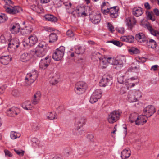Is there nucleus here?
Returning a JSON list of instances; mask_svg holds the SVG:
<instances>
[{
	"label": "nucleus",
	"mask_w": 159,
	"mask_h": 159,
	"mask_svg": "<svg viewBox=\"0 0 159 159\" xmlns=\"http://www.w3.org/2000/svg\"><path fill=\"white\" fill-rule=\"evenodd\" d=\"M4 0L6 4L3 7L7 13L14 15L19 13L20 11H22V9L18 6L10 7V5L12 3V2L11 0Z\"/></svg>",
	"instance_id": "nucleus-1"
},
{
	"label": "nucleus",
	"mask_w": 159,
	"mask_h": 159,
	"mask_svg": "<svg viewBox=\"0 0 159 159\" xmlns=\"http://www.w3.org/2000/svg\"><path fill=\"white\" fill-rule=\"evenodd\" d=\"M46 47L47 44L45 42H40L35 49V55L39 57H43L45 55Z\"/></svg>",
	"instance_id": "nucleus-2"
},
{
	"label": "nucleus",
	"mask_w": 159,
	"mask_h": 159,
	"mask_svg": "<svg viewBox=\"0 0 159 159\" xmlns=\"http://www.w3.org/2000/svg\"><path fill=\"white\" fill-rule=\"evenodd\" d=\"M122 113V111L120 110H115L111 112L107 118L109 123L113 124L117 121L120 119Z\"/></svg>",
	"instance_id": "nucleus-3"
},
{
	"label": "nucleus",
	"mask_w": 159,
	"mask_h": 159,
	"mask_svg": "<svg viewBox=\"0 0 159 159\" xmlns=\"http://www.w3.org/2000/svg\"><path fill=\"white\" fill-rule=\"evenodd\" d=\"M87 87V84L83 81L77 82L75 84V93L79 95L84 93Z\"/></svg>",
	"instance_id": "nucleus-4"
},
{
	"label": "nucleus",
	"mask_w": 159,
	"mask_h": 159,
	"mask_svg": "<svg viewBox=\"0 0 159 159\" xmlns=\"http://www.w3.org/2000/svg\"><path fill=\"white\" fill-rule=\"evenodd\" d=\"M65 51V48L61 46L56 49L53 53L52 57L55 61H60L63 57Z\"/></svg>",
	"instance_id": "nucleus-5"
},
{
	"label": "nucleus",
	"mask_w": 159,
	"mask_h": 159,
	"mask_svg": "<svg viewBox=\"0 0 159 159\" xmlns=\"http://www.w3.org/2000/svg\"><path fill=\"white\" fill-rule=\"evenodd\" d=\"M112 77L108 74L104 75L99 82L101 86L105 87L107 85H110L112 84Z\"/></svg>",
	"instance_id": "nucleus-6"
},
{
	"label": "nucleus",
	"mask_w": 159,
	"mask_h": 159,
	"mask_svg": "<svg viewBox=\"0 0 159 159\" xmlns=\"http://www.w3.org/2000/svg\"><path fill=\"white\" fill-rule=\"evenodd\" d=\"M89 18L91 21L94 24L99 23L101 19L100 14L94 11L92 12L89 15Z\"/></svg>",
	"instance_id": "nucleus-7"
},
{
	"label": "nucleus",
	"mask_w": 159,
	"mask_h": 159,
	"mask_svg": "<svg viewBox=\"0 0 159 159\" xmlns=\"http://www.w3.org/2000/svg\"><path fill=\"white\" fill-rule=\"evenodd\" d=\"M19 45V41L17 39H12L8 43V50L12 51L17 48Z\"/></svg>",
	"instance_id": "nucleus-8"
},
{
	"label": "nucleus",
	"mask_w": 159,
	"mask_h": 159,
	"mask_svg": "<svg viewBox=\"0 0 159 159\" xmlns=\"http://www.w3.org/2000/svg\"><path fill=\"white\" fill-rule=\"evenodd\" d=\"M126 61V60L125 57L121 56L117 60H116L114 59L112 64L116 66V67H115L116 69L117 68H120L123 67V64L125 63Z\"/></svg>",
	"instance_id": "nucleus-9"
},
{
	"label": "nucleus",
	"mask_w": 159,
	"mask_h": 159,
	"mask_svg": "<svg viewBox=\"0 0 159 159\" xmlns=\"http://www.w3.org/2000/svg\"><path fill=\"white\" fill-rule=\"evenodd\" d=\"M143 111L146 116L149 117L155 112V108L153 106L149 105L144 109Z\"/></svg>",
	"instance_id": "nucleus-10"
},
{
	"label": "nucleus",
	"mask_w": 159,
	"mask_h": 159,
	"mask_svg": "<svg viewBox=\"0 0 159 159\" xmlns=\"http://www.w3.org/2000/svg\"><path fill=\"white\" fill-rule=\"evenodd\" d=\"M116 7H113L110 8L109 9L107 8L106 10H104V13L109 12L110 16L113 18H116L118 16V9L116 8Z\"/></svg>",
	"instance_id": "nucleus-11"
},
{
	"label": "nucleus",
	"mask_w": 159,
	"mask_h": 159,
	"mask_svg": "<svg viewBox=\"0 0 159 159\" xmlns=\"http://www.w3.org/2000/svg\"><path fill=\"white\" fill-rule=\"evenodd\" d=\"M49 58V56H47L44 58L42 59L39 64V67L42 70L45 69L50 63Z\"/></svg>",
	"instance_id": "nucleus-12"
},
{
	"label": "nucleus",
	"mask_w": 159,
	"mask_h": 159,
	"mask_svg": "<svg viewBox=\"0 0 159 159\" xmlns=\"http://www.w3.org/2000/svg\"><path fill=\"white\" fill-rule=\"evenodd\" d=\"M137 22L136 19L134 17H128L126 19L125 22L128 28L131 30L136 24Z\"/></svg>",
	"instance_id": "nucleus-13"
},
{
	"label": "nucleus",
	"mask_w": 159,
	"mask_h": 159,
	"mask_svg": "<svg viewBox=\"0 0 159 159\" xmlns=\"http://www.w3.org/2000/svg\"><path fill=\"white\" fill-rule=\"evenodd\" d=\"M20 25L18 23H14L11 25L10 30L12 34H16L20 32Z\"/></svg>",
	"instance_id": "nucleus-14"
},
{
	"label": "nucleus",
	"mask_w": 159,
	"mask_h": 159,
	"mask_svg": "<svg viewBox=\"0 0 159 159\" xmlns=\"http://www.w3.org/2000/svg\"><path fill=\"white\" fill-rule=\"evenodd\" d=\"M12 60V57L9 55H3L0 57V62L4 65H8Z\"/></svg>",
	"instance_id": "nucleus-15"
},
{
	"label": "nucleus",
	"mask_w": 159,
	"mask_h": 159,
	"mask_svg": "<svg viewBox=\"0 0 159 159\" xmlns=\"http://www.w3.org/2000/svg\"><path fill=\"white\" fill-rule=\"evenodd\" d=\"M148 117L145 115H140L138 116L137 120L136 121V125H143L147 122Z\"/></svg>",
	"instance_id": "nucleus-16"
},
{
	"label": "nucleus",
	"mask_w": 159,
	"mask_h": 159,
	"mask_svg": "<svg viewBox=\"0 0 159 159\" xmlns=\"http://www.w3.org/2000/svg\"><path fill=\"white\" fill-rule=\"evenodd\" d=\"M135 39L138 42L140 43L148 42L145 35L142 33H139L137 34L135 36Z\"/></svg>",
	"instance_id": "nucleus-17"
},
{
	"label": "nucleus",
	"mask_w": 159,
	"mask_h": 159,
	"mask_svg": "<svg viewBox=\"0 0 159 159\" xmlns=\"http://www.w3.org/2000/svg\"><path fill=\"white\" fill-rule=\"evenodd\" d=\"M19 109L17 107H13L7 111V115L10 116H14L18 114Z\"/></svg>",
	"instance_id": "nucleus-18"
},
{
	"label": "nucleus",
	"mask_w": 159,
	"mask_h": 159,
	"mask_svg": "<svg viewBox=\"0 0 159 159\" xmlns=\"http://www.w3.org/2000/svg\"><path fill=\"white\" fill-rule=\"evenodd\" d=\"M85 10L84 6H78L75 11L79 16L84 17L87 16V14L85 12Z\"/></svg>",
	"instance_id": "nucleus-19"
},
{
	"label": "nucleus",
	"mask_w": 159,
	"mask_h": 159,
	"mask_svg": "<svg viewBox=\"0 0 159 159\" xmlns=\"http://www.w3.org/2000/svg\"><path fill=\"white\" fill-rule=\"evenodd\" d=\"M37 41L38 39L35 35H31L28 38L26 43L28 45L32 46L34 45Z\"/></svg>",
	"instance_id": "nucleus-20"
},
{
	"label": "nucleus",
	"mask_w": 159,
	"mask_h": 159,
	"mask_svg": "<svg viewBox=\"0 0 159 159\" xmlns=\"http://www.w3.org/2000/svg\"><path fill=\"white\" fill-rule=\"evenodd\" d=\"M131 154V152L129 148L124 149L121 152V157L122 159H127Z\"/></svg>",
	"instance_id": "nucleus-21"
},
{
	"label": "nucleus",
	"mask_w": 159,
	"mask_h": 159,
	"mask_svg": "<svg viewBox=\"0 0 159 159\" xmlns=\"http://www.w3.org/2000/svg\"><path fill=\"white\" fill-rule=\"evenodd\" d=\"M113 60H114V59L111 57L107 58H103L100 62V64L102 65H103L102 66L103 68H105L107 66V62L112 64Z\"/></svg>",
	"instance_id": "nucleus-22"
},
{
	"label": "nucleus",
	"mask_w": 159,
	"mask_h": 159,
	"mask_svg": "<svg viewBox=\"0 0 159 159\" xmlns=\"http://www.w3.org/2000/svg\"><path fill=\"white\" fill-rule=\"evenodd\" d=\"M120 39L122 41L132 43L134 40V37L132 35L123 36L121 37Z\"/></svg>",
	"instance_id": "nucleus-23"
},
{
	"label": "nucleus",
	"mask_w": 159,
	"mask_h": 159,
	"mask_svg": "<svg viewBox=\"0 0 159 159\" xmlns=\"http://www.w3.org/2000/svg\"><path fill=\"white\" fill-rule=\"evenodd\" d=\"M143 13L142 8L139 7H134L133 9L132 14L136 17L141 16Z\"/></svg>",
	"instance_id": "nucleus-24"
},
{
	"label": "nucleus",
	"mask_w": 159,
	"mask_h": 159,
	"mask_svg": "<svg viewBox=\"0 0 159 159\" xmlns=\"http://www.w3.org/2000/svg\"><path fill=\"white\" fill-rule=\"evenodd\" d=\"M44 18L46 20L54 23L57 22L58 20L56 17L51 14H46Z\"/></svg>",
	"instance_id": "nucleus-25"
},
{
	"label": "nucleus",
	"mask_w": 159,
	"mask_h": 159,
	"mask_svg": "<svg viewBox=\"0 0 159 159\" xmlns=\"http://www.w3.org/2000/svg\"><path fill=\"white\" fill-rule=\"evenodd\" d=\"M85 122V120L84 117L81 118L77 120L75 124V126L77 130L84 125Z\"/></svg>",
	"instance_id": "nucleus-26"
},
{
	"label": "nucleus",
	"mask_w": 159,
	"mask_h": 159,
	"mask_svg": "<svg viewBox=\"0 0 159 159\" xmlns=\"http://www.w3.org/2000/svg\"><path fill=\"white\" fill-rule=\"evenodd\" d=\"M31 58L30 55L27 53L22 54L20 57V60L22 62H26L29 61Z\"/></svg>",
	"instance_id": "nucleus-27"
},
{
	"label": "nucleus",
	"mask_w": 159,
	"mask_h": 159,
	"mask_svg": "<svg viewBox=\"0 0 159 159\" xmlns=\"http://www.w3.org/2000/svg\"><path fill=\"white\" fill-rule=\"evenodd\" d=\"M22 107L25 110H30L32 109L33 106L30 102L26 101L22 103Z\"/></svg>",
	"instance_id": "nucleus-28"
},
{
	"label": "nucleus",
	"mask_w": 159,
	"mask_h": 159,
	"mask_svg": "<svg viewBox=\"0 0 159 159\" xmlns=\"http://www.w3.org/2000/svg\"><path fill=\"white\" fill-rule=\"evenodd\" d=\"M138 114L137 113L134 112L131 113L129 118V122L131 123H133L134 122H135L136 124V121L137 120V117H138Z\"/></svg>",
	"instance_id": "nucleus-29"
},
{
	"label": "nucleus",
	"mask_w": 159,
	"mask_h": 159,
	"mask_svg": "<svg viewBox=\"0 0 159 159\" xmlns=\"http://www.w3.org/2000/svg\"><path fill=\"white\" fill-rule=\"evenodd\" d=\"M133 93H132V92L131 90L129 91V92L128 96V101L130 102H135L137 101Z\"/></svg>",
	"instance_id": "nucleus-30"
},
{
	"label": "nucleus",
	"mask_w": 159,
	"mask_h": 159,
	"mask_svg": "<svg viewBox=\"0 0 159 159\" xmlns=\"http://www.w3.org/2000/svg\"><path fill=\"white\" fill-rule=\"evenodd\" d=\"M49 43H54L56 42L58 39V36L56 34L54 33H51L49 35Z\"/></svg>",
	"instance_id": "nucleus-31"
},
{
	"label": "nucleus",
	"mask_w": 159,
	"mask_h": 159,
	"mask_svg": "<svg viewBox=\"0 0 159 159\" xmlns=\"http://www.w3.org/2000/svg\"><path fill=\"white\" fill-rule=\"evenodd\" d=\"M46 117L47 119L50 120H53L57 118V116L54 112H49L48 113Z\"/></svg>",
	"instance_id": "nucleus-32"
},
{
	"label": "nucleus",
	"mask_w": 159,
	"mask_h": 159,
	"mask_svg": "<svg viewBox=\"0 0 159 159\" xmlns=\"http://www.w3.org/2000/svg\"><path fill=\"white\" fill-rule=\"evenodd\" d=\"M133 94L136 98V100L137 101L138 98H140L142 96V93L139 90H131Z\"/></svg>",
	"instance_id": "nucleus-33"
},
{
	"label": "nucleus",
	"mask_w": 159,
	"mask_h": 159,
	"mask_svg": "<svg viewBox=\"0 0 159 159\" xmlns=\"http://www.w3.org/2000/svg\"><path fill=\"white\" fill-rule=\"evenodd\" d=\"M38 73L36 70H33L31 73H28L27 74V79L28 78H30V76L33 77L35 79L38 77Z\"/></svg>",
	"instance_id": "nucleus-34"
},
{
	"label": "nucleus",
	"mask_w": 159,
	"mask_h": 159,
	"mask_svg": "<svg viewBox=\"0 0 159 159\" xmlns=\"http://www.w3.org/2000/svg\"><path fill=\"white\" fill-rule=\"evenodd\" d=\"M26 78L27 75L25 78V81L26 83L28 84H30L31 83H33L36 79L33 77L32 76H30V78L28 77V79H26Z\"/></svg>",
	"instance_id": "nucleus-35"
},
{
	"label": "nucleus",
	"mask_w": 159,
	"mask_h": 159,
	"mask_svg": "<svg viewBox=\"0 0 159 159\" xmlns=\"http://www.w3.org/2000/svg\"><path fill=\"white\" fill-rule=\"evenodd\" d=\"M136 79V78H135L134 77H132L130 78V79H128V81L127 82V84H128V88L129 87L131 88V87H133L134 86H135V84H137L138 83H130V81H131L135 80Z\"/></svg>",
	"instance_id": "nucleus-36"
},
{
	"label": "nucleus",
	"mask_w": 159,
	"mask_h": 159,
	"mask_svg": "<svg viewBox=\"0 0 159 159\" xmlns=\"http://www.w3.org/2000/svg\"><path fill=\"white\" fill-rule=\"evenodd\" d=\"M148 40L147 42L149 43V45H151V48H156L157 45L156 42L154 40L150 39H148Z\"/></svg>",
	"instance_id": "nucleus-37"
},
{
	"label": "nucleus",
	"mask_w": 159,
	"mask_h": 159,
	"mask_svg": "<svg viewBox=\"0 0 159 159\" xmlns=\"http://www.w3.org/2000/svg\"><path fill=\"white\" fill-rule=\"evenodd\" d=\"M94 95L96 98H97L98 99H99L102 96V92L100 89H97L93 92V93Z\"/></svg>",
	"instance_id": "nucleus-38"
},
{
	"label": "nucleus",
	"mask_w": 159,
	"mask_h": 159,
	"mask_svg": "<svg viewBox=\"0 0 159 159\" xmlns=\"http://www.w3.org/2000/svg\"><path fill=\"white\" fill-rule=\"evenodd\" d=\"M20 135L15 131H11V133L10 137L12 139H14L17 138H19Z\"/></svg>",
	"instance_id": "nucleus-39"
},
{
	"label": "nucleus",
	"mask_w": 159,
	"mask_h": 159,
	"mask_svg": "<svg viewBox=\"0 0 159 159\" xmlns=\"http://www.w3.org/2000/svg\"><path fill=\"white\" fill-rule=\"evenodd\" d=\"M75 53L77 54H80L83 53V51H82V47L81 46H77L75 47Z\"/></svg>",
	"instance_id": "nucleus-40"
},
{
	"label": "nucleus",
	"mask_w": 159,
	"mask_h": 159,
	"mask_svg": "<svg viewBox=\"0 0 159 159\" xmlns=\"http://www.w3.org/2000/svg\"><path fill=\"white\" fill-rule=\"evenodd\" d=\"M124 76H122L118 77L117 78L118 82L120 84H125V85H127L128 84H127V82H126V80L125 79H124Z\"/></svg>",
	"instance_id": "nucleus-41"
},
{
	"label": "nucleus",
	"mask_w": 159,
	"mask_h": 159,
	"mask_svg": "<svg viewBox=\"0 0 159 159\" xmlns=\"http://www.w3.org/2000/svg\"><path fill=\"white\" fill-rule=\"evenodd\" d=\"M8 19V17L5 14L1 13L0 14V23H3Z\"/></svg>",
	"instance_id": "nucleus-42"
},
{
	"label": "nucleus",
	"mask_w": 159,
	"mask_h": 159,
	"mask_svg": "<svg viewBox=\"0 0 159 159\" xmlns=\"http://www.w3.org/2000/svg\"><path fill=\"white\" fill-rule=\"evenodd\" d=\"M129 51V52H131L133 54H137L140 52V51L138 49L134 47L131 48Z\"/></svg>",
	"instance_id": "nucleus-43"
},
{
	"label": "nucleus",
	"mask_w": 159,
	"mask_h": 159,
	"mask_svg": "<svg viewBox=\"0 0 159 159\" xmlns=\"http://www.w3.org/2000/svg\"><path fill=\"white\" fill-rule=\"evenodd\" d=\"M109 42L113 44L119 46V47H121L122 45V43L120 42L117 41V40H111L110 41H109Z\"/></svg>",
	"instance_id": "nucleus-44"
},
{
	"label": "nucleus",
	"mask_w": 159,
	"mask_h": 159,
	"mask_svg": "<svg viewBox=\"0 0 159 159\" xmlns=\"http://www.w3.org/2000/svg\"><path fill=\"white\" fill-rule=\"evenodd\" d=\"M98 99L97 98H96L94 95L92 94L90 97V102L91 103H94L96 102L98 100Z\"/></svg>",
	"instance_id": "nucleus-45"
},
{
	"label": "nucleus",
	"mask_w": 159,
	"mask_h": 159,
	"mask_svg": "<svg viewBox=\"0 0 159 159\" xmlns=\"http://www.w3.org/2000/svg\"><path fill=\"white\" fill-rule=\"evenodd\" d=\"M23 32H25L26 34L30 33L33 30V29L30 27H27L23 30Z\"/></svg>",
	"instance_id": "nucleus-46"
},
{
	"label": "nucleus",
	"mask_w": 159,
	"mask_h": 159,
	"mask_svg": "<svg viewBox=\"0 0 159 159\" xmlns=\"http://www.w3.org/2000/svg\"><path fill=\"white\" fill-rule=\"evenodd\" d=\"M49 82L52 85H55L58 82V81L54 77H50L49 79Z\"/></svg>",
	"instance_id": "nucleus-47"
},
{
	"label": "nucleus",
	"mask_w": 159,
	"mask_h": 159,
	"mask_svg": "<svg viewBox=\"0 0 159 159\" xmlns=\"http://www.w3.org/2000/svg\"><path fill=\"white\" fill-rule=\"evenodd\" d=\"M107 27L109 30L112 33H113L115 31L114 26L110 23H108L107 25Z\"/></svg>",
	"instance_id": "nucleus-48"
},
{
	"label": "nucleus",
	"mask_w": 159,
	"mask_h": 159,
	"mask_svg": "<svg viewBox=\"0 0 159 159\" xmlns=\"http://www.w3.org/2000/svg\"><path fill=\"white\" fill-rule=\"evenodd\" d=\"M41 97V94L40 92L39 91L37 92L34 94L33 98L37 99H40Z\"/></svg>",
	"instance_id": "nucleus-49"
},
{
	"label": "nucleus",
	"mask_w": 159,
	"mask_h": 159,
	"mask_svg": "<svg viewBox=\"0 0 159 159\" xmlns=\"http://www.w3.org/2000/svg\"><path fill=\"white\" fill-rule=\"evenodd\" d=\"M14 150L16 154L20 156H23L24 153V151L22 150H20L16 149H14Z\"/></svg>",
	"instance_id": "nucleus-50"
},
{
	"label": "nucleus",
	"mask_w": 159,
	"mask_h": 159,
	"mask_svg": "<svg viewBox=\"0 0 159 159\" xmlns=\"http://www.w3.org/2000/svg\"><path fill=\"white\" fill-rule=\"evenodd\" d=\"M66 35L69 37H72L74 36V34L71 30H69L66 32Z\"/></svg>",
	"instance_id": "nucleus-51"
},
{
	"label": "nucleus",
	"mask_w": 159,
	"mask_h": 159,
	"mask_svg": "<svg viewBox=\"0 0 159 159\" xmlns=\"http://www.w3.org/2000/svg\"><path fill=\"white\" fill-rule=\"evenodd\" d=\"M75 131H76V133L75 134L77 135V136H80L82 135L83 133H84V131L82 130H80V131H79V130H77V129L76 128V129H75Z\"/></svg>",
	"instance_id": "nucleus-52"
},
{
	"label": "nucleus",
	"mask_w": 159,
	"mask_h": 159,
	"mask_svg": "<svg viewBox=\"0 0 159 159\" xmlns=\"http://www.w3.org/2000/svg\"><path fill=\"white\" fill-rule=\"evenodd\" d=\"M1 42L2 43H5L6 42V39L3 35H2L0 37Z\"/></svg>",
	"instance_id": "nucleus-53"
},
{
	"label": "nucleus",
	"mask_w": 159,
	"mask_h": 159,
	"mask_svg": "<svg viewBox=\"0 0 159 159\" xmlns=\"http://www.w3.org/2000/svg\"><path fill=\"white\" fill-rule=\"evenodd\" d=\"M148 18L152 21H155V19L154 18H153L150 12H148Z\"/></svg>",
	"instance_id": "nucleus-54"
},
{
	"label": "nucleus",
	"mask_w": 159,
	"mask_h": 159,
	"mask_svg": "<svg viewBox=\"0 0 159 159\" xmlns=\"http://www.w3.org/2000/svg\"><path fill=\"white\" fill-rule=\"evenodd\" d=\"M117 30L118 32L121 34H123L125 31L124 28L123 27L119 28Z\"/></svg>",
	"instance_id": "nucleus-55"
},
{
	"label": "nucleus",
	"mask_w": 159,
	"mask_h": 159,
	"mask_svg": "<svg viewBox=\"0 0 159 159\" xmlns=\"http://www.w3.org/2000/svg\"><path fill=\"white\" fill-rule=\"evenodd\" d=\"M4 152L6 156H8L9 157H11L12 156L10 152L7 150H5Z\"/></svg>",
	"instance_id": "nucleus-56"
},
{
	"label": "nucleus",
	"mask_w": 159,
	"mask_h": 159,
	"mask_svg": "<svg viewBox=\"0 0 159 159\" xmlns=\"http://www.w3.org/2000/svg\"><path fill=\"white\" fill-rule=\"evenodd\" d=\"M40 99H37L33 98L32 100V102L33 104L36 105L37 104Z\"/></svg>",
	"instance_id": "nucleus-57"
},
{
	"label": "nucleus",
	"mask_w": 159,
	"mask_h": 159,
	"mask_svg": "<svg viewBox=\"0 0 159 159\" xmlns=\"http://www.w3.org/2000/svg\"><path fill=\"white\" fill-rule=\"evenodd\" d=\"M93 136L92 134H89L87 136V138L91 141H93Z\"/></svg>",
	"instance_id": "nucleus-58"
},
{
	"label": "nucleus",
	"mask_w": 159,
	"mask_h": 159,
	"mask_svg": "<svg viewBox=\"0 0 159 159\" xmlns=\"http://www.w3.org/2000/svg\"><path fill=\"white\" fill-rule=\"evenodd\" d=\"M144 6L145 8L148 10H149L151 9L150 6L148 2H145L144 4Z\"/></svg>",
	"instance_id": "nucleus-59"
},
{
	"label": "nucleus",
	"mask_w": 159,
	"mask_h": 159,
	"mask_svg": "<svg viewBox=\"0 0 159 159\" xmlns=\"http://www.w3.org/2000/svg\"><path fill=\"white\" fill-rule=\"evenodd\" d=\"M106 3H108V2H103L101 6V11H102L103 13H104V12H103V11L104 10H106V9H104L103 8H104V7L106 5Z\"/></svg>",
	"instance_id": "nucleus-60"
},
{
	"label": "nucleus",
	"mask_w": 159,
	"mask_h": 159,
	"mask_svg": "<svg viewBox=\"0 0 159 159\" xmlns=\"http://www.w3.org/2000/svg\"><path fill=\"white\" fill-rule=\"evenodd\" d=\"M62 3L63 2L61 0H58L56 4L58 7H60L61 6Z\"/></svg>",
	"instance_id": "nucleus-61"
},
{
	"label": "nucleus",
	"mask_w": 159,
	"mask_h": 159,
	"mask_svg": "<svg viewBox=\"0 0 159 159\" xmlns=\"http://www.w3.org/2000/svg\"><path fill=\"white\" fill-rule=\"evenodd\" d=\"M158 66L157 65H155L153 66L151 68V70L156 71L157 70Z\"/></svg>",
	"instance_id": "nucleus-62"
},
{
	"label": "nucleus",
	"mask_w": 159,
	"mask_h": 159,
	"mask_svg": "<svg viewBox=\"0 0 159 159\" xmlns=\"http://www.w3.org/2000/svg\"><path fill=\"white\" fill-rule=\"evenodd\" d=\"M139 59L140 60V61L142 63H143L145 62L146 61V58L143 57H139Z\"/></svg>",
	"instance_id": "nucleus-63"
},
{
	"label": "nucleus",
	"mask_w": 159,
	"mask_h": 159,
	"mask_svg": "<svg viewBox=\"0 0 159 159\" xmlns=\"http://www.w3.org/2000/svg\"><path fill=\"white\" fill-rule=\"evenodd\" d=\"M153 11L155 15L157 16H159V10L157 9H154L153 10Z\"/></svg>",
	"instance_id": "nucleus-64"
}]
</instances>
